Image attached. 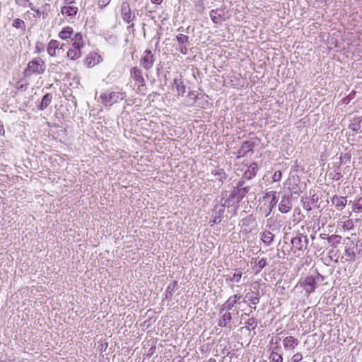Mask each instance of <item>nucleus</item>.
I'll list each match as a JSON object with an SVG mask.
<instances>
[{"label":"nucleus","mask_w":362,"mask_h":362,"mask_svg":"<svg viewBox=\"0 0 362 362\" xmlns=\"http://www.w3.org/2000/svg\"><path fill=\"white\" fill-rule=\"evenodd\" d=\"M71 47L67 52V57L71 60H76L82 56L81 49L85 46L81 33H76L71 39Z\"/></svg>","instance_id":"f257e3e1"},{"label":"nucleus","mask_w":362,"mask_h":362,"mask_svg":"<svg viewBox=\"0 0 362 362\" xmlns=\"http://www.w3.org/2000/svg\"><path fill=\"white\" fill-rule=\"evenodd\" d=\"M46 69L45 61L40 58H35L28 63L26 69L23 71L24 76L43 74Z\"/></svg>","instance_id":"f03ea898"},{"label":"nucleus","mask_w":362,"mask_h":362,"mask_svg":"<svg viewBox=\"0 0 362 362\" xmlns=\"http://www.w3.org/2000/svg\"><path fill=\"white\" fill-rule=\"evenodd\" d=\"M345 254L347 261H355L357 258L362 257V240L357 241L356 244L352 241L346 243Z\"/></svg>","instance_id":"7ed1b4c3"},{"label":"nucleus","mask_w":362,"mask_h":362,"mask_svg":"<svg viewBox=\"0 0 362 362\" xmlns=\"http://www.w3.org/2000/svg\"><path fill=\"white\" fill-rule=\"evenodd\" d=\"M126 97L124 92H111L110 93H103L100 95L101 102L105 106H111L113 104L124 100Z\"/></svg>","instance_id":"20e7f679"},{"label":"nucleus","mask_w":362,"mask_h":362,"mask_svg":"<svg viewBox=\"0 0 362 362\" xmlns=\"http://www.w3.org/2000/svg\"><path fill=\"white\" fill-rule=\"evenodd\" d=\"M322 276L320 274L307 276L303 281L300 282L301 286L304 288L308 294L314 292L315 288L318 285L320 281L322 279Z\"/></svg>","instance_id":"39448f33"},{"label":"nucleus","mask_w":362,"mask_h":362,"mask_svg":"<svg viewBox=\"0 0 362 362\" xmlns=\"http://www.w3.org/2000/svg\"><path fill=\"white\" fill-rule=\"evenodd\" d=\"M130 77L134 80L135 85H137V91H141L145 87V81L141 69L136 66L132 67L130 69Z\"/></svg>","instance_id":"423d86ee"},{"label":"nucleus","mask_w":362,"mask_h":362,"mask_svg":"<svg viewBox=\"0 0 362 362\" xmlns=\"http://www.w3.org/2000/svg\"><path fill=\"white\" fill-rule=\"evenodd\" d=\"M244 181L238 182V186L234 188L230 194V198L235 199L236 202H240L248 193L250 187H243Z\"/></svg>","instance_id":"0eeeda50"},{"label":"nucleus","mask_w":362,"mask_h":362,"mask_svg":"<svg viewBox=\"0 0 362 362\" xmlns=\"http://www.w3.org/2000/svg\"><path fill=\"white\" fill-rule=\"evenodd\" d=\"M272 197V200L269 202V205L264 204V206L260 207V211L264 214L265 217H267L270 215L272 211L273 208L276 204L278 199L276 197V192L274 191H270L266 194L264 197V199Z\"/></svg>","instance_id":"6e6552de"},{"label":"nucleus","mask_w":362,"mask_h":362,"mask_svg":"<svg viewBox=\"0 0 362 362\" xmlns=\"http://www.w3.org/2000/svg\"><path fill=\"white\" fill-rule=\"evenodd\" d=\"M291 242L295 250L303 251L308 247V238L307 235H300L293 238Z\"/></svg>","instance_id":"1a4fd4ad"},{"label":"nucleus","mask_w":362,"mask_h":362,"mask_svg":"<svg viewBox=\"0 0 362 362\" xmlns=\"http://www.w3.org/2000/svg\"><path fill=\"white\" fill-rule=\"evenodd\" d=\"M155 57L152 53V52L149 49H146L140 60L141 65L146 70H150L154 64Z\"/></svg>","instance_id":"9d476101"},{"label":"nucleus","mask_w":362,"mask_h":362,"mask_svg":"<svg viewBox=\"0 0 362 362\" xmlns=\"http://www.w3.org/2000/svg\"><path fill=\"white\" fill-rule=\"evenodd\" d=\"M121 13L122 19L127 23H130L134 18V15L132 13L130 5L128 2H123L121 5Z\"/></svg>","instance_id":"9b49d317"},{"label":"nucleus","mask_w":362,"mask_h":362,"mask_svg":"<svg viewBox=\"0 0 362 362\" xmlns=\"http://www.w3.org/2000/svg\"><path fill=\"white\" fill-rule=\"evenodd\" d=\"M224 8H217L211 10L209 15L212 21L216 24H218L224 20Z\"/></svg>","instance_id":"f8f14e48"},{"label":"nucleus","mask_w":362,"mask_h":362,"mask_svg":"<svg viewBox=\"0 0 362 362\" xmlns=\"http://www.w3.org/2000/svg\"><path fill=\"white\" fill-rule=\"evenodd\" d=\"M298 339L292 336L286 337L283 340V345L286 350H291L292 351H294L296 347L298 345Z\"/></svg>","instance_id":"ddd939ff"},{"label":"nucleus","mask_w":362,"mask_h":362,"mask_svg":"<svg viewBox=\"0 0 362 362\" xmlns=\"http://www.w3.org/2000/svg\"><path fill=\"white\" fill-rule=\"evenodd\" d=\"M292 209L291 199L287 196H284L279 204V210L281 213H288Z\"/></svg>","instance_id":"4468645a"},{"label":"nucleus","mask_w":362,"mask_h":362,"mask_svg":"<svg viewBox=\"0 0 362 362\" xmlns=\"http://www.w3.org/2000/svg\"><path fill=\"white\" fill-rule=\"evenodd\" d=\"M225 211V204L216 205L214 209L213 223L217 224L221 222L222 216Z\"/></svg>","instance_id":"2eb2a0df"},{"label":"nucleus","mask_w":362,"mask_h":362,"mask_svg":"<svg viewBox=\"0 0 362 362\" xmlns=\"http://www.w3.org/2000/svg\"><path fill=\"white\" fill-rule=\"evenodd\" d=\"M78 10V7L75 6L65 4V6L62 7L61 12L63 15L67 16H74L76 15Z\"/></svg>","instance_id":"dca6fc26"},{"label":"nucleus","mask_w":362,"mask_h":362,"mask_svg":"<svg viewBox=\"0 0 362 362\" xmlns=\"http://www.w3.org/2000/svg\"><path fill=\"white\" fill-rule=\"evenodd\" d=\"M59 45H60L59 42L56 40H50V42L48 43V46L47 48V53L51 57L56 56L57 50L59 49Z\"/></svg>","instance_id":"f3484780"},{"label":"nucleus","mask_w":362,"mask_h":362,"mask_svg":"<svg viewBox=\"0 0 362 362\" xmlns=\"http://www.w3.org/2000/svg\"><path fill=\"white\" fill-rule=\"evenodd\" d=\"M74 34V30L71 27L66 26L59 33V37L64 40H67L69 39H72V35Z\"/></svg>","instance_id":"a211bd4d"},{"label":"nucleus","mask_w":362,"mask_h":362,"mask_svg":"<svg viewBox=\"0 0 362 362\" xmlns=\"http://www.w3.org/2000/svg\"><path fill=\"white\" fill-rule=\"evenodd\" d=\"M173 84L176 88L178 95H183L185 93V86L182 78H175L173 80Z\"/></svg>","instance_id":"6ab92c4d"},{"label":"nucleus","mask_w":362,"mask_h":362,"mask_svg":"<svg viewBox=\"0 0 362 362\" xmlns=\"http://www.w3.org/2000/svg\"><path fill=\"white\" fill-rule=\"evenodd\" d=\"M332 202L338 209L341 210L346 206L347 200L345 197L334 196Z\"/></svg>","instance_id":"aec40b11"},{"label":"nucleus","mask_w":362,"mask_h":362,"mask_svg":"<svg viewBox=\"0 0 362 362\" xmlns=\"http://www.w3.org/2000/svg\"><path fill=\"white\" fill-rule=\"evenodd\" d=\"M281 347L276 346L272 351L269 356L271 362H283V357L281 354H279Z\"/></svg>","instance_id":"412c9836"},{"label":"nucleus","mask_w":362,"mask_h":362,"mask_svg":"<svg viewBox=\"0 0 362 362\" xmlns=\"http://www.w3.org/2000/svg\"><path fill=\"white\" fill-rule=\"evenodd\" d=\"M274 235L270 231L266 230L261 233V240L267 245L269 246L273 242Z\"/></svg>","instance_id":"4be33fe9"},{"label":"nucleus","mask_w":362,"mask_h":362,"mask_svg":"<svg viewBox=\"0 0 362 362\" xmlns=\"http://www.w3.org/2000/svg\"><path fill=\"white\" fill-rule=\"evenodd\" d=\"M52 100V95L51 93L45 94L43 96L40 104L38 105V109L40 110H45L50 105Z\"/></svg>","instance_id":"5701e85b"},{"label":"nucleus","mask_w":362,"mask_h":362,"mask_svg":"<svg viewBox=\"0 0 362 362\" xmlns=\"http://www.w3.org/2000/svg\"><path fill=\"white\" fill-rule=\"evenodd\" d=\"M232 317L229 312H226L219 318L218 325L221 327H226L227 324L231 321Z\"/></svg>","instance_id":"b1692460"},{"label":"nucleus","mask_w":362,"mask_h":362,"mask_svg":"<svg viewBox=\"0 0 362 362\" xmlns=\"http://www.w3.org/2000/svg\"><path fill=\"white\" fill-rule=\"evenodd\" d=\"M240 298V296L238 295H234L233 296H230L228 300L225 303L224 307L228 310H231L235 304L237 303V301Z\"/></svg>","instance_id":"393cba45"},{"label":"nucleus","mask_w":362,"mask_h":362,"mask_svg":"<svg viewBox=\"0 0 362 362\" xmlns=\"http://www.w3.org/2000/svg\"><path fill=\"white\" fill-rule=\"evenodd\" d=\"M95 57H96V54H95V53L88 54L85 59V64L88 66H95L98 62V60L97 62H95Z\"/></svg>","instance_id":"a878e982"},{"label":"nucleus","mask_w":362,"mask_h":362,"mask_svg":"<svg viewBox=\"0 0 362 362\" xmlns=\"http://www.w3.org/2000/svg\"><path fill=\"white\" fill-rule=\"evenodd\" d=\"M341 240L342 237L338 235H332L327 238L328 243H329L334 247H336L337 245L340 244Z\"/></svg>","instance_id":"bb28decb"},{"label":"nucleus","mask_w":362,"mask_h":362,"mask_svg":"<svg viewBox=\"0 0 362 362\" xmlns=\"http://www.w3.org/2000/svg\"><path fill=\"white\" fill-rule=\"evenodd\" d=\"M252 294H255V296H250V293H247L245 298H248V300H250L252 305H257L259 301V293L257 291L255 293L252 292Z\"/></svg>","instance_id":"cd10ccee"},{"label":"nucleus","mask_w":362,"mask_h":362,"mask_svg":"<svg viewBox=\"0 0 362 362\" xmlns=\"http://www.w3.org/2000/svg\"><path fill=\"white\" fill-rule=\"evenodd\" d=\"M254 144L250 141H245L241 146V151L244 152V154L248 152H252Z\"/></svg>","instance_id":"c85d7f7f"},{"label":"nucleus","mask_w":362,"mask_h":362,"mask_svg":"<svg viewBox=\"0 0 362 362\" xmlns=\"http://www.w3.org/2000/svg\"><path fill=\"white\" fill-rule=\"evenodd\" d=\"M188 40H189V37L185 35H183V34H180L177 36V40L178 41L179 44L181 45L187 42Z\"/></svg>","instance_id":"c756f323"},{"label":"nucleus","mask_w":362,"mask_h":362,"mask_svg":"<svg viewBox=\"0 0 362 362\" xmlns=\"http://www.w3.org/2000/svg\"><path fill=\"white\" fill-rule=\"evenodd\" d=\"M13 26L16 28H23L25 27V23L23 20L17 18L13 21Z\"/></svg>","instance_id":"7c9ffc66"},{"label":"nucleus","mask_w":362,"mask_h":362,"mask_svg":"<svg viewBox=\"0 0 362 362\" xmlns=\"http://www.w3.org/2000/svg\"><path fill=\"white\" fill-rule=\"evenodd\" d=\"M353 210H358L362 211V197H360L353 205Z\"/></svg>","instance_id":"2f4dec72"},{"label":"nucleus","mask_w":362,"mask_h":362,"mask_svg":"<svg viewBox=\"0 0 362 362\" xmlns=\"http://www.w3.org/2000/svg\"><path fill=\"white\" fill-rule=\"evenodd\" d=\"M267 265V261L265 258H262L257 263V267L259 268L258 272H259L260 269H262L264 267H265Z\"/></svg>","instance_id":"473e14b6"},{"label":"nucleus","mask_w":362,"mask_h":362,"mask_svg":"<svg viewBox=\"0 0 362 362\" xmlns=\"http://www.w3.org/2000/svg\"><path fill=\"white\" fill-rule=\"evenodd\" d=\"M213 174L218 176V179L221 182L223 181V179H225V174L223 172V170H214V171H213Z\"/></svg>","instance_id":"72a5a7b5"},{"label":"nucleus","mask_w":362,"mask_h":362,"mask_svg":"<svg viewBox=\"0 0 362 362\" xmlns=\"http://www.w3.org/2000/svg\"><path fill=\"white\" fill-rule=\"evenodd\" d=\"M303 359V355L300 353H296L292 356V362H300Z\"/></svg>","instance_id":"f704fd0d"},{"label":"nucleus","mask_w":362,"mask_h":362,"mask_svg":"<svg viewBox=\"0 0 362 362\" xmlns=\"http://www.w3.org/2000/svg\"><path fill=\"white\" fill-rule=\"evenodd\" d=\"M241 276H242L241 272L235 273L233 274V277L230 279V281L233 282L238 283L241 279Z\"/></svg>","instance_id":"c9c22d12"},{"label":"nucleus","mask_w":362,"mask_h":362,"mask_svg":"<svg viewBox=\"0 0 362 362\" xmlns=\"http://www.w3.org/2000/svg\"><path fill=\"white\" fill-rule=\"evenodd\" d=\"M281 172L278 170V171H276L272 177V180L273 182H278L281 180Z\"/></svg>","instance_id":"e433bc0d"},{"label":"nucleus","mask_w":362,"mask_h":362,"mask_svg":"<svg viewBox=\"0 0 362 362\" xmlns=\"http://www.w3.org/2000/svg\"><path fill=\"white\" fill-rule=\"evenodd\" d=\"M247 324L249 327H251L252 329H255L257 325L255 318L253 317L249 319Z\"/></svg>","instance_id":"4c0bfd02"},{"label":"nucleus","mask_w":362,"mask_h":362,"mask_svg":"<svg viewBox=\"0 0 362 362\" xmlns=\"http://www.w3.org/2000/svg\"><path fill=\"white\" fill-rule=\"evenodd\" d=\"M111 0H98V5L101 8H104L107 6Z\"/></svg>","instance_id":"58836bf2"},{"label":"nucleus","mask_w":362,"mask_h":362,"mask_svg":"<svg viewBox=\"0 0 362 362\" xmlns=\"http://www.w3.org/2000/svg\"><path fill=\"white\" fill-rule=\"evenodd\" d=\"M16 3L19 6L27 7L28 4V0H16Z\"/></svg>","instance_id":"ea45409f"},{"label":"nucleus","mask_w":362,"mask_h":362,"mask_svg":"<svg viewBox=\"0 0 362 362\" xmlns=\"http://www.w3.org/2000/svg\"><path fill=\"white\" fill-rule=\"evenodd\" d=\"M28 6L30 8L31 10L34 11L35 12L37 13L38 14L40 13L38 8H36V7L34 6L33 3H30L28 1Z\"/></svg>","instance_id":"a19ab883"},{"label":"nucleus","mask_w":362,"mask_h":362,"mask_svg":"<svg viewBox=\"0 0 362 362\" xmlns=\"http://www.w3.org/2000/svg\"><path fill=\"white\" fill-rule=\"evenodd\" d=\"M281 341L280 338L276 337V339L272 338L271 344H278Z\"/></svg>","instance_id":"79ce46f5"},{"label":"nucleus","mask_w":362,"mask_h":362,"mask_svg":"<svg viewBox=\"0 0 362 362\" xmlns=\"http://www.w3.org/2000/svg\"><path fill=\"white\" fill-rule=\"evenodd\" d=\"M180 50L184 54H186L187 52V48L186 47H181Z\"/></svg>","instance_id":"37998d69"},{"label":"nucleus","mask_w":362,"mask_h":362,"mask_svg":"<svg viewBox=\"0 0 362 362\" xmlns=\"http://www.w3.org/2000/svg\"><path fill=\"white\" fill-rule=\"evenodd\" d=\"M76 0H64V4L66 5H71Z\"/></svg>","instance_id":"c03bdc74"},{"label":"nucleus","mask_w":362,"mask_h":362,"mask_svg":"<svg viewBox=\"0 0 362 362\" xmlns=\"http://www.w3.org/2000/svg\"><path fill=\"white\" fill-rule=\"evenodd\" d=\"M153 4H160L163 0H151Z\"/></svg>","instance_id":"a18cd8bd"},{"label":"nucleus","mask_w":362,"mask_h":362,"mask_svg":"<svg viewBox=\"0 0 362 362\" xmlns=\"http://www.w3.org/2000/svg\"><path fill=\"white\" fill-rule=\"evenodd\" d=\"M326 236H327V235H326V234H325V233H321V234L320 235V237L322 239H325V238H326Z\"/></svg>","instance_id":"49530a36"},{"label":"nucleus","mask_w":362,"mask_h":362,"mask_svg":"<svg viewBox=\"0 0 362 362\" xmlns=\"http://www.w3.org/2000/svg\"><path fill=\"white\" fill-rule=\"evenodd\" d=\"M207 362H216V361L214 358H211Z\"/></svg>","instance_id":"de8ad7c7"},{"label":"nucleus","mask_w":362,"mask_h":362,"mask_svg":"<svg viewBox=\"0 0 362 362\" xmlns=\"http://www.w3.org/2000/svg\"><path fill=\"white\" fill-rule=\"evenodd\" d=\"M63 46L64 45H62L61 46L59 45L58 49H63Z\"/></svg>","instance_id":"09e8293b"},{"label":"nucleus","mask_w":362,"mask_h":362,"mask_svg":"<svg viewBox=\"0 0 362 362\" xmlns=\"http://www.w3.org/2000/svg\"><path fill=\"white\" fill-rule=\"evenodd\" d=\"M40 52V49H37H37H36V52Z\"/></svg>","instance_id":"8fccbe9b"},{"label":"nucleus","mask_w":362,"mask_h":362,"mask_svg":"<svg viewBox=\"0 0 362 362\" xmlns=\"http://www.w3.org/2000/svg\"><path fill=\"white\" fill-rule=\"evenodd\" d=\"M23 85H21V87H20V88H18V89H20V88H23Z\"/></svg>","instance_id":"3c124183"},{"label":"nucleus","mask_w":362,"mask_h":362,"mask_svg":"<svg viewBox=\"0 0 362 362\" xmlns=\"http://www.w3.org/2000/svg\"><path fill=\"white\" fill-rule=\"evenodd\" d=\"M329 1V0H326V1H327H327Z\"/></svg>","instance_id":"603ef678"}]
</instances>
